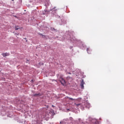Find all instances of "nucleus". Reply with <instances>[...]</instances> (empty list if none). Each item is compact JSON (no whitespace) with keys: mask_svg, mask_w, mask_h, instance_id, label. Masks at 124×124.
<instances>
[{"mask_svg":"<svg viewBox=\"0 0 124 124\" xmlns=\"http://www.w3.org/2000/svg\"><path fill=\"white\" fill-rule=\"evenodd\" d=\"M64 39H66L67 40H70L71 42H72L74 44H75L77 46H78L82 49H84L86 48V45L81 41L80 40H78L73 36V31L69 32V31L66 32V35L63 37Z\"/></svg>","mask_w":124,"mask_h":124,"instance_id":"obj_1","label":"nucleus"},{"mask_svg":"<svg viewBox=\"0 0 124 124\" xmlns=\"http://www.w3.org/2000/svg\"><path fill=\"white\" fill-rule=\"evenodd\" d=\"M48 108H49V107L46 106L45 108H43L42 109L43 112H45V113L42 116V119H44L46 121H48L49 119L53 118V116L54 115H56V113H55L54 110L53 109H50L46 112V110Z\"/></svg>","mask_w":124,"mask_h":124,"instance_id":"obj_2","label":"nucleus"},{"mask_svg":"<svg viewBox=\"0 0 124 124\" xmlns=\"http://www.w3.org/2000/svg\"><path fill=\"white\" fill-rule=\"evenodd\" d=\"M55 8H56V7L51 8L49 11H48L47 10V9H45L44 11H42L43 15H46V14H49L50 11H51V16H53V17H56V18H60V16L58 15V14H57V11H58V9H55Z\"/></svg>","mask_w":124,"mask_h":124,"instance_id":"obj_3","label":"nucleus"},{"mask_svg":"<svg viewBox=\"0 0 124 124\" xmlns=\"http://www.w3.org/2000/svg\"><path fill=\"white\" fill-rule=\"evenodd\" d=\"M86 124H99V122L94 118L89 117L87 120Z\"/></svg>","mask_w":124,"mask_h":124,"instance_id":"obj_4","label":"nucleus"},{"mask_svg":"<svg viewBox=\"0 0 124 124\" xmlns=\"http://www.w3.org/2000/svg\"><path fill=\"white\" fill-rule=\"evenodd\" d=\"M59 81L60 83H61L62 85L63 86H64V85H65L66 83H67V81H65V80H64V79H63V78H59Z\"/></svg>","mask_w":124,"mask_h":124,"instance_id":"obj_5","label":"nucleus"},{"mask_svg":"<svg viewBox=\"0 0 124 124\" xmlns=\"http://www.w3.org/2000/svg\"><path fill=\"white\" fill-rule=\"evenodd\" d=\"M50 3L49 0H46L44 5L46 6V8H48L50 5Z\"/></svg>","mask_w":124,"mask_h":124,"instance_id":"obj_6","label":"nucleus"},{"mask_svg":"<svg viewBox=\"0 0 124 124\" xmlns=\"http://www.w3.org/2000/svg\"><path fill=\"white\" fill-rule=\"evenodd\" d=\"M84 85H85V82L84 81V79H82L80 85L81 90H84Z\"/></svg>","mask_w":124,"mask_h":124,"instance_id":"obj_7","label":"nucleus"},{"mask_svg":"<svg viewBox=\"0 0 124 124\" xmlns=\"http://www.w3.org/2000/svg\"><path fill=\"white\" fill-rule=\"evenodd\" d=\"M84 107L89 109L91 107V105L90 103L86 102L84 103Z\"/></svg>","mask_w":124,"mask_h":124,"instance_id":"obj_8","label":"nucleus"},{"mask_svg":"<svg viewBox=\"0 0 124 124\" xmlns=\"http://www.w3.org/2000/svg\"><path fill=\"white\" fill-rule=\"evenodd\" d=\"M66 24V20H64V19H61V23L60 24L61 26L62 25H65Z\"/></svg>","mask_w":124,"mask_h":124,"instance_id":"obj_9","label":"nucleus"},{"mask_svg":"<svg viewBox=\"0 0 124 124\" xmlns=\"http://www.w3.org/2000/svg\"><path fill=\"white\" fill-rule=\"evenodd\" d=\"M72 81V78L69 77H67L66 78V82L69 83V82H71Z\"/></svg>","mask_w":124,"mask_h":124,"instance_id":"obj_10","label":"nucleus"},{"mask_svg":"<svg viewBox=\"0 0 124 124\" xmlns=\"http://www.w3.org/2000/svg\"><path fill=\"white\" fill-rule=\"evenodd\" d=\"M87 52L88 54H91L92 53V50L90 48H87Z\"/></svg>","mask_w":124,"mask_h":124,"instance_id":"obj_11","label":"nucleus"},{"mask_svg":"<svg viewBox=\"0 0 124 124\" xmlns=\"http://www.w3.org/2000/svg\"><path fill=\"white\" fill-rule=\"evenodd\" d=\"M33 96H37V97L41 96V93H35V94H33Z\"/></svg>","mask_w":124,"mask_h":124,"instance_id":"obj_12","label":"nucleus"},{"mask_svg":"<svg viewBox=\"0 0 124 124\" xmlns=\"http://www.w3.org/2000/svg\"><path fill=\"white\" fill-rule=\"evenodd\" d=\"M3 57H7V56H9L10 54L9 53H3L2 54Z\"/></svg>","mask_w":124,"mask_h":124,"instance_id":"obj_13","label":"nucleus"},{"mask_svg":"<svg viewBox=\"0 0 124 124\" xmlns=\"http://www.w3.org/2000/svg\"><path fill=\"white\" fill-rule=\"evenodd\" d=\"M76 105V107H79V106H81V104H75Z\"/></svg>","mask_w":124,"mask_h":124,"instance_id":"obj_14","label":"nucleus"},{"mask_svg":"<svg viewBox=\"0 0 124 124\" xmlns=\"http://www.w3.org/2000/svg\"><path fill=\"white\" fill-rule=\"evenodd\" d=\"M50 30L53 31H57V29H55L54 28H51Z\"/></svg>","mask_w":124,"mask_h":124,"instance_id":"obj_15","label":"nucleus"},{"mask_svg":"<svg viewBox=\"0 0 124 124\" xmlns=\"http://www.w3.org/2000/svg\"><path fill=\"white\" fill-rule=\"evenodd\" d=\"M36 124H42V123L40 121H37Z\"/></svg>","mask_w":124,"mask_h":124,"instance_id":"obj_16","label":"nucleus"},{"mask_svg":"<svg viewBox=\"0 0 124 124\" xmlns=\"http://www.w3.org/2000/svg\"><path fill=\"white\" fill-rule=\"evenodd\" d=\"M18 30H19V28H17V27H16L15 30L16 31H18Z\"/></svg>","mask_w":124,"mask_h":124,"instance_id":"obj_17","label":"nucleus"},{"mask_svg":"<svg viewBox=\"0 0 124 124\" xmlns=\"http://www.w3.org/2000/svg\"><path fill=\"white\" fill-rule=\"evenodd\" d=\"M69 99H70L71 100H75V99H73V98H71V97H69Z\"/></svg>","mask_w":124,"mask_h":124,"instance_id":"obj_18","label":"nucleus"},{"mask_svg":"<svg viewBox=\"0 0 124 124\" xmlns=\"http://www.w3.org/2000/svg\"><path fill=\"white\" fill-rule=\"evenodd\" d=\"M26 62L27 63H29V62H30V61H29V60H27Z\"/></svg>","mask_w":124,"mask_h":124,"instance_id":"obj_19","label":"nucleus"},{"mask_svg":"<svg viewBox=\"0 0 124 124\" xmlns=\"http://www.w3.org/2000/svg\"><path fill=\"white\" fill-rule=\"evenodd\" d=\"M72 48H73V46H71L70 47V49H72Z\"/></svg>","mask_w":124,"mask_h":124,"instance_id":"obj_20","label":"nucleus"},{"mask_svg":"<svg viewBox=\"0 0 124 124\" xmlns=\"http://www.w3.org/2000/svg\"><path fill=\"white\" fill-rule=\"evenodd\" d=\"M31 82H31H32V83H33V79H32Z\"/></svg>","mask_w":124,"mask_h":124,"instance_id":"obj_21","label":"nucleus"},{"mask_svg":"<svg viewBox=\"0 0 124 124\" xmlns=\"http://www.w3.org/2000/svg\"><path fill=\"white\" fill-rule=\"evenodd\" d=\"M40 35H42V36H44V35H43V34H42L41 33H40Z\"/></svg>","mask_w":124,"mask_h":124,"instance_id":"obj_22","label":"nucleus"},{"mask_svg":"<svg viewBox=\"0 0 124 124\" xmlns=\"http://www.w3.org/2000/svg\"><path fill=\"white\" fill-rule=\"evenodd\" d=\"M68 74H71V73H68Z\"/></svg>","mask_w":124,"mask_h":124,"instance_id":"obj_23","label":"nucleus"},{"mask_svg":"<svg viewBox=\"0 0 124 124\" xmlns=\"http://www.w3.org/2000/svg\"><path fill=\"white\" fill-rule=\"evenodd\" d=\"M15 17H16V18H17V16H15Z\"/></svg>","mask_w":124,"mask_h":124,"instance_id":"obj_24","label":"nucleus"},{"mask_svg":"<svg viewBox=\"0 0 124 124\" xmlns=\"http://www.w3.org/2000/svg\"><path fill=\"white\" fill-rule=\"evenodd\" d=\"M12 1H14V0H12Z\"/></svg>","mask_w":124,"mask_h":124,"instance_id":"obj_25","label":"nucleus"},{"mask_svg":"<svg viewBox=\"0 0 124 124\" xmlns=\"http://www.w3.org/2000/svg\"><path fill=\"white\" fill-rule=\"evenodd\" d=\"M24 11H26V10H25Z\"/></svg>","mask_w":124,"mask_h":124,"instance_id":"obj_26","label":"nucleus"},{"mask_svg":"<svg viewBox=\"0 0 124 124\" xmlns=\"http://www.w3.org/2000/svg\"><path fill=\"white\" fill-rule=\"evenodd\" d=\"M67 110H69V109H68Z\"/></svg>","mask_w":124,"mask_h":124,"instance_id":"obj_27","label":"nucleus"}]
</instances>
